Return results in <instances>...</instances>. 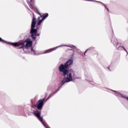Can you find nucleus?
<instances>
[{"label": "nucleus", "mask_w": 128, "mask_h": 128, "mask_svg": "<svg viewBox=\"0 0 128 128\" xmlns=\"http://www.w3.org/2000/svg\"><path fill=\"white\" fill-rule=\"evenodd\" d=\"M72 62H74V61L72 60H69L66 62L64 64L67 66V68H68L70 66H72Z\"/></svg>", "instance_id": "nucleus-10"}, {"label": "nucleus", "mask_w": 128, "mask_h": 128, "mask_svg": "<svg viewBox=\"0 0 128 128\" xmlns=\"http://www.w3.org/2000/svg\"><path fill=\"white\" fill-rule=\"evenodd\" d=\"M38 14L40 15V17L38 18V22H37V30H38V28H40V24H42V22H44V20L48 16V13L44 14L42 15L40 14V12H38Z\"/></svg>", "instance_id": "nucleus-4"}, {"label": "nucleus", "mask_w": 128, "mask_h": 128, "mask_svg": "<svg viewBox=\"0 0 128 128\" xmlns=\"http://www.w3.org/2000/svg\"><path fill=\"white\" fill-rule=\"evenodd\" d=\"M62 46H68V48H76V46L74 45L68 46V45H61L58 46H56L55 48H52L49 49L48 50H45L42 54H49V52H54V50H56V48H62Z\"/></svg>", "instance_id": "nucleus-6"}, {"label": "nucleus", "mask_w": 128, "mask_h": 128, "mask_svg": "<svg viewBox=\"0 0 128 128\" xmlns=\"http://www.w3.org/2000/svg\"><path fill=\"white\" fill-rule=\"evenodd\" d=\"M36 18L34 17V16H33V18L32 20V23L31 25V30H30V34L33 40H36V36H40V34H36L38 32V30L34 29V28L36 26Z\"/></svg>", "instance_id": "nucleus-3"}, {"label": "nucleus", "mask_w": 128, "mask_h": 128, "mask_svg": "<svg viewBox=\"0 0 128 128\" xmlns=\"http://www.w3.org/2000/svg\"><path fill=\"white\" fill-rule=\"evenodd\" d=\"M116 48H117V50H125L126 51V54H128V51L126 50V48H124V46H117V47H116Z\"/></svg>", "instance_id": "nucleus-11"}, {"label": "nucleus", "mask_w": 128, "mask_h": 128, "mask_svg": "<svg viewBox=\"0 0 128 128\" xmlns=\"http://www.w3.org/2000/svg\"><path fill=\"white\" fill-rule=\"evenodd\" d=\"M32 114H34V116L39 120L42 122V124L46 128H50L49 127L48 125L45 124L44 122L42 121V118L40 116V111L38 110H34L32 112Z\"/></svg>", "instance_id": "nucleus-5"}, {"label": "nucleus", "mask_w": 128, "mask_h": 128, "mask_svg": "<svg viewBox=\"0 0 128 128\" xmlns=\"http://www.w3.org/2000/svg\"><path fill=\"white\" fill-rule=\"evenodd\" d=\"M29 10H30V12H32V10H30V9H29Z\"/></svg>", "instance_id": "nucleus-16"}, {"label": "nucleus", "mask_w": 128, "mask_h": 128, "mask_svg": "<svg viewBox=\"0 0 128 128\" xmlns=\"http://www.w3.org/2000/svg\"><path fill=\"white\" fill-rule=\"evenodd\" d=\"M60 90V87L58 88V90L55 92H54L52 94H50V96L47 98V100H48L50 98H52V96H54V94H56V92H58Z\"/></svg>", "instance_id": "nucleus-12"}, {"label": "nucleus", "mask_w": 128, "mask_h": 128, "mask_svg": "<svg viewBox=\"0 0 128 128\" xmlns=\"http://www.w3.org/2000/svg\"><path fill=\"white\" fill-rule=\"evenodd\" d=\"M59 71L62 73L64 78L60 82L61 86H62L64 84L72 82L76 78V72L72 70H68V68L66 64H62L58 67Z\"/></svg>", "instance_id": "nucleus-2"}, {"label": "nucleus", "mask_w": 128, "mask_h": 128, "mask_svg": "<svg viewBox=\"0 0 128 128\" xmlns=\"http://www.w3.org/2000/svg\"><path fill=\"white\" fill-rule=\"evenodd\" d=\"M0 42L6 44H10L12 46H18L20 47V48H22L24 52L26 54L31 52L32 54H38L36 51L34 50L32 48V40L30 38H27L24 42V40H20L18 42L10 43L0 38Z\"/></svg>", "instance_id": "nucleus-1"}, {"label": "nucleus", "mask_w": 128, "mask_h": 128, "mask_svg": "<svg viewBox=\"0 0 128 128\" xmlns=\"http://www.w3.org/2000/svg\"><path fill=\"white\" fill-rule=\"evenodd\" d=\"M86 52H88V50H86V51L85 52H84V56H86Z\"/></svg>", "instance_id": "nucleus-14"}, {"label": "nucleus", "mask_w": 128, "mask_h": 128, "mask_svg": "<svg viewBox=\"0 0 128 128\" xmlns=\"http://www.w3.org/2000/svg\"><path fill=\"white\" fill-rule=\"evenodd\" d=\"M107 68L110 70V68L108 67Z\"/></svg>", "instance_id": "nucleus-15"}, {"label": "nucleus", "mask_w": 128, "mask_h": 128, "mask_svg": "<svg viewBox=\"0 0 128 128\" xmlns=\"http://www.w3.org/2000/svg\"><path fill=\"white\" fill-rule=\"evenodd\" d=\"M112 42L114 46L118 48V40L116 38H113L112 40Z\"/></svg>", "instance_id": "nucleus-9"}, {"label": "nucleus", "mask_w": 128, "mask_h": 128, "mask_svg": "<svg viewBox=\"0 0 128 128\" xmlns=\"http://www.w3.org/2000/svg\"><path fill=\"white\" fill-rule=\"evenodd\" d=\"M32 0H27V2L31 10H34L36 8V6H34V4H32Z\"/></svg>", "instance_id": "nucleus-8"}, {"label": "nucleus", "mask_w": 128, "mask_h": 128, "mask_svg": "<svg viewBox=\"0 0 128 128\" xmlns=\"http://www.w3.org/2000/svg\"><path fill=\"white\" fill-rule=\"evenodd\" d=\"M88 0V2H100V4H102V6H104V8H106V10H108V8H106V4H102V2H100L96 1V0Z\"/></svg>", "instance_id": "nucleus-13"}, {"label": "nucleus", "mask_w": 128, "mask_h": 128, "mask_svg": "<svg viewBox=\"0 0 128 128\" xmlns=\"http://www.w3.org/2000/svg\"><path fill=\"white\" fill-rule=\"evenodd\" d=\"M44 98L38 100L36 104L38 110H42V106H44Z\"/></svg>", "instance_id": "nucleus-7"}]
</instances>
